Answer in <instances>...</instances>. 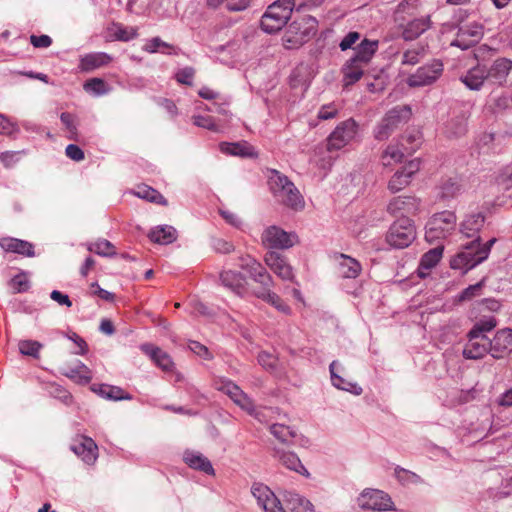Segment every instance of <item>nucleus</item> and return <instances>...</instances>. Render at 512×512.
I'll use <instances>...</instances> for the list:
<instances>
[{
    "instance_id": "a19ab883",
    "label": "nucleus",
    "mask_w": 512,
    "mask_h": 512,
    "mask_svg": "<svg viewBox=\"0 0 512 512\" xmlns=\"http://www.w3.org/2000/svg\"><path fill=\"white\" fill-rule=\"evenodd\" d=\"M221 151L234 156L252 157L253 148L246 143H222Z\"/></svg>"
},
{
    "instance_id": "338daca9",
    "label": "nucleus",
    "mask_w": 512,
    "mask_h": 512,
    "mask_svg": "<svg viewBox=\"0 0 512 512\" xmlns=\"http://www.w3.org/2000/svg\"><path fill=\"white\" fill-rule=\"evenodd\" d=\"M65 154L76 162L82 161L85 158L83 150L75 144H69L65 149Z\"/></svg>"
},
{
    "instance_id": "4c0bfd02",
    "label": "nucleus",
    "mask_w": 512,
    "mask_h": 512,
    "mask_svg": "<svg viewBox=\"0 0 512 512\" xmlns=\"http://www.w3.org/2000/svg\"><path fill=\"white\" fill-rule=\"evenodd\" d=\"M133 194L152 203L168 205L167 200L161 193L145 184L137 186Z\"/></svg>"
},
{
    "instance_id": "e2e57ef3",
    "label": "nucleus",
    "mask_w": 512,
    "mask_h": 512,
    "mask_svg": "<svg viewBox=\"0 0 512 512\" xmlns=\"http://www.w3.org/2000/svg\"><path fill=\"white\" fill-rule=\"evenodd\" d=\"M460 190V186L456 181L452 179L447 180L443 183L441 187V197L442 198H450L454 197Z\"/></svg>"
},
{
    "instance_id": "680f3d73",
    "label": "nucleus",
    "mask_w": 512,
    "mask_h": 512,
    "mask_svg": "<svg viewBox=\"0 0 512 512\" xmlns=\"http://www.w3.org/2000/svg\"><path fill=\"white\" fill-rule=\"evenodd\" d=\"M190 350L198 355L199 357L205 359V360H211L213 359L212 353L209 351V349L197 341H191L189 344Z\"/></svg>"
},
{
    "instance_id": "5701e85b",
    "label": "nucleus",
    "mask_w": 512,
    "mask_h": 512,
    "mask_svg": "<svg viewBox=\"0 0 512 512\" xmlns=\"http://www.w3.org/2000/svg\"><path fill=\"white\" fill-rule=\"evenodd\" d=\"M274 457L287 469L304 476H309L307 469L303 466L299 457L294 452L275 449Z\"/></svg>"
},
{
    "instance_id": "49530a36",
    "label": "nucleus",
    "mask_w": 512,
    "mask_h": 512,
    "mask_svg": "<svg viewBox=\"0 0 512 512\" xmlns=\"http://www.w3.org/2000/svg\"><path fill=\"white\" fill-rule=\"evenodd\" d=\"M144 50L149 53L162 52L166 54H176L175 47L169 43L164 42L159 37L152 38L144 47Z\"/></svg>"
},
{
    "instance_id": "0eeeda50",
    "label": "nucleus",
    "mask_w": 512,
    "mask_h": 512,
    "mask_svg": "<svg viewBox=\"0 0 512 512\" xmlns=\"http://www.w3.org/2000/svg\"><path fill=\"white\" fill-rule=\"evenodd\" d=\"M416 238V228L410 218L395 221L386 234V242L393 248L408 247Z\"/></svg>"
},
{
    "instance_id": "864d4df0",
    "label": "nucleus",
    "mask_w": 512,
    "mask_h": 512,
    "mask_svg": "<svg viewBox=\"0 0 512 512\" xmlns=\"http://www.w3.org/2000/svg\"><path fill=\"white\" fill-rule=\"evenodd\" d=\"M61 122L65 125L69 135L68 138L71 140H77V127L75 124V117L71 113L63 112L60 115Z\"/></svg>"
},
{
    "instance_id": "6e6552de",
    "label": "nucleus",
    "mask_w": 512,
    "mask_h": 512,
    "mask_svg": "<svg viewBox=\"0 0 512 512\" xmlns=\"http://www.w3.org/2000/svg\"><path fill=\"white\" fill-rule=\"evenodd\" d=\"M357 504L362 510L396 511L395 504L389 494L379 489H364L357 497Z\"/></svg>"
},
{
    "instance_id": "c03bdc74",
    "label": "nucleus",
    "mask_w": 512,
    "mask_h": 512,
    "mask_svg": "<svg viewBox=\"0 0 512 512\" xmlns=\"http://www.w3.org/2000/svg\"><path fill=\"white\" fill-rule=\"evenodd\" d=\"M443 247L437 246L426 252L420 262V267L424 269H431L437 265L442 258Z\"/></svg>"
},
{
    "instance_id": "20e7f679",
    "label": "nucleus",
    "mask_w": 512,
    "mask_h": 512,
    "mask_svg": "<svg viewBox=\"0 0 512 512\" xmlns=\"http://www.w3.org/2000/svg\"><path fill=\"white\" fill-rule=\"evenodd\" d=\"M295 6V0H276L270 4L261 17V28L272 34L280 31L288 22Z\"/></svg>"
},
{
    "instance_id": "f3484780",
    "label": "nucleus",
    "mask_w": 512,
    "mask_h": 512,
    "mask_svg": "<svg viewBox=\"0 0 512 512\" xmlns=\"http://www.w3.org/2000/svg\"><path fill=\"white\" fill-rule=\"evenodd\" d=\"M70 448L88 465L94 464L98 458V447L90 437L77 436Z\"/></svg>"
},
{
    "instance_id": "09e8293b",
    "label": "nucleus",
    "mask_w": 512,
    "mask_h": 512,
    "mask_svg": "<svg viewBox=\"0 0 512 512\" xmlns=\"http://www.w3.org/2000/svg\"><path fill=\"white\" fill-rule=\"evenodd\" d=\"M496 325L497 321L495 317L489 316L479 320L469 332L472 334H478V336H486L485 333L493 330Z\"/></svg>"
},
{
    "instance_id": "bb28decb",
    "label": "nucleus",
    "mask_w": 512,
    "mask_h": 512,
    "mask_svg": "<svg viewBox=\"0 0 512 512\" xmlns=\"http://www.w3.org/2000/svg\"><path fill=\"white\" fill-rule=\"evenodd\" d=\"M142 351L149 355L154 363L164 371H171L173 368V361L168 353L150 344H144L141 347Z\"/></svg>"
},
{
    "instance_id": "6ab92c4d",
    "label": "nucleus",
    "mask_w": 512,
    "mask_h": 512,
    "mask_svg": "<svg viewBox=\"0 0 512 512\" xmlns=\"http://www.w3.org/2000/svg\"><path fill=\"white\" fill-rule=\"evenodd\" d=\"M489 353V338L468 333V342L463 349V357L466 359H481Z\"/></svg>"
},
{
    "instance_id": "f257e3e1",
    "label": "nucleus",
    "mask_w": 512,
    "mask_h": 512,
    "mask_svg": "<svg viewBox=\"0 0 512 512\" xmlns=\"http://www.w3.org/2000/svg\"><path fill=\"white\" fill-rule=\"evenodd\" d=\"M268 186L274 199L279 204L294 210L305 208V200L295 184L284 174L271 170L268 175Z\"/></svg>"
},
{
    "instance_id": "4be33fe9",
    "label": "nucleus",
    "mask_w": 512,
    "mask_h": 512,
    "mask_svg": "<svg viewBox=\"0 0 512 512\" xmlns=\"http://www.w3.org/2000/svg\"><path fill=\"white\" fill-rule=\"evenodd\" d=\"M512 70V61L507 58H499L494 61L489 69H487L488 80L499 85L506 82L507 76Z\"/></svg>"
},
{
    "instance_id": "9d476101",
    "label": "nucleus",
    "mask_w": 512,
    "mask_h": 512,
    "mask_svg": "<svg viewBox=\"0 0 512 512\" xmlns=\"http://www.w3.org/2000/svg\"><path fill=\"white\" fill-rule=\"evenodd\" d=\"M357 128V123L353 119L338 124L327 139V149L332 151L345 147L356 136Z\"/></svg>"
},
{
    "instance_id": "f704fd0d",
    "label": "nucleus",
    "mask_w": 512,
    "mask_h": 512,
    "mask_svg": "<svg viewBox=\"0 0 512 512\" xmlns=\"http://www.w3.org/2000/svg\"><path fill=\"white\" fill-rule=\"evenodd\" d=\"M339 368V364L336 361H333L330 364V374L332 384L341 390H345L351 392L355 395H360L362 393V388L355 383L345 380L342 376L337 373Z\"/></svg>"
},
{
    "instance_id": "f8f14e48",
    "label": "nucleus",
    "mask_w": 512,
    "mask_h": 512,
    "mask_svg": "<svg viewBox=\"0 0 512 512\" xmlns=\"http://www.w3.org/2000/svg\"><path fill=\"white\" fill-rule=\"evenodd\" d=\"M420 164L419 159H413L398 169L388 181V190L391 193H397L409 186L412 177L420 170Z\"/></svg>"
},
{
    "instance_id": "69168bd1",
    "label": "nucleus",
    "mask_w": 512,
    "mask_h": 512,
    "mask_svg": "<svg viewBox=\"0 0 512 512\" xmlns=\"http://www.w3.org/2000/svg\"><path fill=\"white\" fill-rule=\"evenodd\" d=\"M483 282L476 283L474 285H470L466 289L463 290V292L459 296L460 301H467L471 300L475 296L479 295L481 289H482Z\"/></svg>"
},
{
    "instance_id": "13d9d810",
    "label": "nucleus",
    "mask_w": 512,
    "mask_h": 512,
    "mask_svg": "<svg viewBox=\"0 0 512 512\" xmlns=\"http://www.w3.org/2000/svg\"><path fill=\"white\" fill-rule=\"evenodd\" d=\"M194 75H195V69L193 67H185L183 69H180L177 73H176V80L177 82L181 83V84H185V85H188V86H192L193 82V78H194Z\"/></svg>"
},
{
    "instance_id": "72a5a7b5",
    "label": "nucleus",
    "mask_w": 512,
    "mask_h": 512,
    "mask_svg": "<svg viewBox=\"0 0 512 512\" xmlns=\"http://www.w3.org/2000/svg\"><path fill=\"white\" fill-rule=\"evenodd\" d=\"M337 259L339 262V274L343 278L354 279L360 274L362 267L356 259L345 254H340Z\"/></svg>"
},
{
    "instance_id": "79ce46f5",
    "label": "nucleus",
    "mask_w": 512,
    "mask_h": 512,
    "mask_svg": "<svg viewBox=\"0 0 512 512\" xmlns=\"http://www.w3.org/2000/svg\"><path fill=\"white\" fill-rule=\"evenodd\" d=\"M64 374L70 378H79L85 382H89L92 378L90 370L79 360L74 363L73 367H67Z\"/></svg>"
},
{
    "instance_id": "7c9ffc66",
    "label": "nucleus",
    "mask_w": 512,
    "mask_h": 512,
    "mask_svg": "<svg viewBox=\"0 0 512 512\" xmlns=\"http://www.w3.org/2000/svg\"><path fill=\"white\" fill-rule=\"evenodd\" d=\"M111 60V57L106 53H90L81 58L79 67L82 71L90 72L108 65Z\"/></svg>"
},
{
    "instance_id": "a211bd4d",
    "label": "nucleus",
    "mask_w": 512,
    "mask_h": 512,
    "mask_svg": "<svg viewBox=\"0 0 512 512\" xmlns=\"http://www.w3.org/2000/svg\"><path fill=\"white\" fill-rule=\"evenodd\" d=\"M512 347V329L505 328L497 331L492 340L489 339V353L495 359L504 358Z\"/></svg>"
},
{
    "instance_id": "ea45409f",
    "label": "nucleus",
    "mask_w": 512,
    "mask_h": 512,
    "mask_svg": "<svg viewBox=\"0 0 512 512\" xmlns=\"http://www.w3.org/2000/svg\"><path fill=\"white\" fill-rule=\"evenodd\" d=\"M512 106V96L509 93L502 92L499 95H492L488 108L493 113L505 111Z\"/></svg>"
},
{
    "instance_id": "37998d69",
    "label": "nucleus",
    "mask_w": 512,
    "mask_h": 512,
    "mask_svg": "<svg viewBox=\"0 0 512 512\" xmlns=\"http://www.w3.org/2000/svg\"><path fill=\"white\" fill-rule=\"evenodd\" d=\"M84 90L94 95H105L110 91L108 84L101 78H91L84 83Z\"/></svg>"
},
{
    "instance_id": "9b49d317",
    "label": "nucleus",
    "mask_w": 512,
    "mask_h": 512,
    "mask_svg": "<svg viewBox=\"0 0 512 512\" xmlns=\"http://www.w3.org/2000/svg\"><path fill=\"white\" fill-rule=\"evenodd\" d=\"M421 200L412 195L392 198L387 205V212L394 217L409 218L420 211Z\"/></svg>"
},
{
    "instance_id": "1a4fd4ad",
    "label": "nucleus",
    "mask_w": 512,
    "mask_h": 512,
    "mask_svg": "<svg viewBox=\"0 0 512 512\" xmlns=\"http://www.w3.org/2000/svg\"><path fill=\"white\" fill-rule=\"evenodd\" d=\"M214 387L216 390L229 396L240 408L247 411L249 414H253L254 404L252 400L234 382L227 378L220 377L214 380Z\"/></svg>"
},
{
    "instance_id": "aec40b11",
    "label": "nucleus",
    "mask_w": 512,
    "mask_h": 512,
    "mask_svg": "<svg viewBox=\"0 0 512 512\" xmlns=\"http://www.w3.org/2000/svg\"><path fill=\"white\" fill-rule=\"evenodd\" d=\"M264 261L266 265L281 279H293L292 267L287 263L284 256L275 251H269L265 254Z\"/></svg>"
},
{
    "instance_id": "ddd939ff",
    "label": "nucleus",
    "mask_w": 512,
    "mask_h": 512,
    "mask_svg": "<svg viewBox=\"0 0 512 512\" xmlns=\"http://www.w3.org/2000/svg\"><path fill=\"white\" fill-rule=\"evenodd\" d=\"M295 235L277 226H270L261 236L262 244L268 249H288L294 245Z\"/></svg>"
},
{
    "instance_id": "0e129e2a",
    "label": "nucleus",
    "mask_w": 512,
    "mask_h": 512,
    "mask_svg": "<svg viewBox=\"0 0 512 512\" xmlns=\"http://www.w3.org/2000/svg\"><path fill=\"white\" fill-rule=\"evenodd\" d=\"M258 362L263 368L267 370H274L277 358L274 355L263 351L258 355Z\"/></svg>"
},
{
    "instance_id": "603ef678",
    "label": "nucleus",
    "mask_w": 512,
    "mask_h": 512,
    "mask_svg": "<svg viewBox=\"0 0 512 512\" xmlns=\"http://www.w3.org/2000/svg\"><path fill=\"white\" fill-rule=\"evenodd\" d=\"M114 36L120 41H129L138 36V29L136 27H125L123 25H116Z\"/></svg>"
},
{
    "instance_id": "412c9836",
    "label": "nucleus",
    "mask_w": 512,
    "mask_h": 512,
    "mask_svg": "<svg viewBox=\"0 0 512 512\" xmlns=\"http://www.w3.org/2000/svg\"><path fill=\"white\" fill-rule=\"evenodd\" d=\"M0 247L8 253H16L26 257L34 256L33 244L25 240L3 237L0 239Z\"/></svg>"
},
{
    "instance_id": "c9c22d12",
    "label": "nucleus",
    "mask_w": 512,
    "mask_h": 512,
    "mask_svg": "<svg viewBox=\"0 0 512 512\" xmlns=\"http://www.w3.org/2000/svg\"><path fill=\"white\" fill-rule=\"evenodd\" d=\"M149 238L155 243L167 245L177 239V231L174 227L169 225L158 226L151 230Z\"/></svg>"
},
{
    "instance_id": "393cba45",
    "label": "nucleus",
    "mask_w": 512,
    "mask_h": 512,
    "mask_svg": "<svg viewBox=\"0 0 512 512\" xmlns=\"http://www.w3.org/2000/svg\"><path fill=\"white\" fill-rule=\"evenodd\" d=\"M485 217L481 213L467 215L460 226L461 234L466 238L475 239L484 225Z\"/></svg>"
},
{
    "instance_id": "e433bc0d",
    "label": "nucleus",
    "mask_w": 512,
    "mask_h": 512,
    "mask_svg": "<svg viewBox=\"0 0 512 512\" xmlns=\"http://www.w3.org/2000/svg\"><path fill=\"white\" fill-rule=\"evenodd\" d=\"M377 49V40L364 39L357 47L355 56L353 58L360 63L368 65Z\"/></svg>"
},
{
    "instance_id": "8fccbe9b",
    "label": "nucleus",
    "mask_w": 512,
    "mask_h": 512,
    "mask_svg": "<svg viewBox=\"0 0 512 512\" xmlns=\"http://www.w3.org/2000/svg\"><path fill=\"white\" fill-rule=\"evenodd\" d=\"M89 250L101 256H111L115 254V247L106 239H100L92 243Z\"/></svg>"
},
{
    "instance_id": "052dcab7",
    "label": "nucleus",
    "mask_w": 512,
    "mask_h": 512,
    "mask_svg": "<svg viewBox=\"0 0 512 512\" xmlns=\"http://www.w3.org/2000/svg\"><path fill=\"white\" fill-rule=\"evenodd\" d=\"M395 475L397 479L401 482L418 483L421 480L416 473L408 471L401 467H397L395 469Z\"/></svg>"
},
{
    "instance_id": "774afa93",
    "label": "nucleus",
    "mask_w": 512,
    "mask_h": 512,
    "mask_svg": "<svg viewBox=\"0 0 512 512\" xmlns=\"http://www.w3.org/2000/svg\"><path fill=\"white\" fill-rule=\"evenodd\" d=\"M495 141V134L484 132L482 133L477 141V145L481 150H489L492 148Z\"/></svg>"
},
{
    "instance_id": "4d7b16f0",
    "label": "nucleus",
    "mask_w": 512,
    "mask_h": 512,
    "mask_svg": "<svg viewBox=\"0 0 512 512\" xmlns=\"http://www.w3.org/2000/svg\"><path fill=\"white\" fill-rule=\"evenodd\" d=\"M251 279L260 285V288L255 291H267L273 284L272 277L267 272L266 268Z\"/></svg>"
},
{
    "instance_id": "7ed1b4c3",
    "label": "nucleus",
    "mask_w": 512,
    "mask_h": 512,
    "mask_svg": "<svg viewBox=\"0 0 512 512\" xmlns=\"http://www.w3.org/2000/svg\"><path fill=\"white\" fill-rule=\"evenodd\" d=\"M318 21L311 15L295 17L288 25L283 41L286 48L293 49L302 46L316 35Z\"/></svg>"
},
{
    "instance_id": "423d86ee",
    "label": "nucleus",
    "mask_w": 512,
    "mask_h": 512,
    "mask_svg": "<svg viewBox=\"0 0 512 512\" xmlns=\"http://www.w3.org/2000/svg\"><path fill=\"white\" fill-rule=\"evenodd\" d=\"M409 106H396L389 110L374 130V137L378 141L388 139L392 133L411 117Z\"/></svg>"
},
{
    "instance_id": "c85d7f7f",
    "label": "nucleus",
    "mask_w": 512,
    "mask_h": 512,
    "mask_svg": "<svg viewBox=\"0 0 512 512\" xmlns=\"http://www.w3.org/2000/svg\"><path fill=\"white\" fill-rule=\"evenodd\" d=\"M183 459L190 468L202 471L209 475H214L215 471L211 462L201 453L194 451H186L184 453Z\"/></svg>"
},
{
    "instance_id": "de8ad7c7",
    "label": "nucleus",
    "mask_w": 512,
    "mask_h": 512,
    "mask_svg": "<svg viewBox=\"0 0 512 512\" xmlns=\"http://www.w3.org/2000/svg\"><path fill=\"white\" fill-rule=\"evenodd\" d=\"M270 432L282 443H289L296 436L292 428L283 424H273Z\"/></svg>"
},
{
    "instance_id": "2eb2a0df",
    "label": "nucleus",
    "mask_w": 512,
    "mask_h": 512,
    "mask_svg": "<svg viewBox=\"0 0 512 512\" xmlns=\"http://www.w3.org/2000/svg\"><path fill=\"white\" fill-rule=\"evenodd\" d=\"M443 71V65L440 61H433L431 64L420 67L408 79L410 87H421L435 82Z\"/></svg>"
},
{
    "instance_id": "f03ea898",
    "label": "nucleus",
    "mask_w": 512,
    "mask_h": 512,
    "mask_svg": "<svg viewBox=\"0 0 512 512\" xmlns=\"http://www.w3.org/2000/svg\"><path fill=\"white\" fill-rule=\"evenodd\" d=\"M495 239L481 244L480 237L461 244V250L451 259L453 269H472L487 259Z\"/></svg>"
},
{
    "instance_id": "cd10ccee",
    "label": "nucleus",
    "mask_w": 512,
    "mask_h": 512,
    "mask_svg": "<svg viewBox=\"0 0 512 512\" xmlns=\"http://www.w3.org/2000/svg\"><path fill=\"white\" fill-rule=\"evenodd\" d=\"M402 144L391 143L382 152L380 160L384 167H392L401 163L405 157V151Z\"/></svg>"
},
{
    "instance_id": "473e14b6",
    "label": "nucleus",
    "mask_w": 512,
    "mask_h": 512,
    "mask_svg": "<svg viewBox=\"0 0 512 512\" xmlns=\"http://www.w3.org/2000/svg\"><path fill=\"white\" fill-rule=\"evenodd\" d=\"M92 390L103 398L113 401L132 399V396L129 393L125 392L118 386L108 384H94L92 386Z\"/></svg>"
},
{
    "instance_id": "bf43d9fd",
    "label": "nucleus",
    "mask_w": 512,
    "mask_h": 512,
    "mask_svg": "<svg viewBox=\"0 0 512 512\" xmlns=\"http://www.w3.org/2000/svg\"><path fill=\"white\" fill-rule=\"evenodd\" d=\"M10 286L15 292H24L29 288L28 278L25 273L16 275L10 281Z\"/></svg>"
},
{
    "instance_id": "2f4dec72",
    "label": "nucleus",
    "mask_w": 512,
    "mask_h": 512,
    "mask_svg": "<svg viewBox=\"0 0 512 512\" xmlns=\"http://www.w3.org/2000/svg\"><path fill=\"white\" fill-rule=\"evenodd\" d=\"M220 280L222 284L240 295L245 290L246 279L245 277L236 271L227 270L220 274Z\"/></svg>"
},
{
    "instance_id": "b1692460",
    "label": "nucleus",
    "mask_w": 512,
    "mask_h": 512,
    "mask_svg": "<svg viewBox=\"0 0 512 512\" xmlns=\"http://www.w3.org/2000/svg\"><path fill=\"white\" fill-rule=\"evenodd\" d=\"M487 69L485 66L477 64L470 68L467 73L461 77V81L471 90H479L485 80H488Z\"/></svg>"
},
{
    "instance_id": "5fc2aeb1",
    "label": "nucleus",
    "mask_w": 512,
    "mask_h": 512,
    "mask_svg": "<svg viewBox=\"0 0 512 512\" xmlns=\"http://www.w3.org/2000/svg\"><path fill=\"white\" fill-rule=\"evenodd\" d=\"M41 344L37 341L23 340L19 342V350L23 355L37 357Z\"/></svg>"
},
{
    "instance_id": "a878e982",
    "label": "nucleus",
    "mask_w": 512,
    "mask_h": 512,
    "mask_svg": "<svg viewBox=\"0 0 512 512\" xmlns=\"http://www.w3.org/2000/svg\"><path fill=\"white\" fill-rule=\"evenodd\" d=\"M366 66V64L360 63L354 58L349 59L342 68L343 86L346 88L359 81Z\"/></svg>"
},
{
    "instance_id": "c756f323",
    "label": "nucleus",
    "mask_w": 512,
    "mask_h": 512,
    "mask_svg": "<svg viewBox=\"0 0 512 512\" xmlns=\"http://www.w3.org/2000/svg\"><path fill=\"white\" fill-rule=\"evenodd\" d=\"M430 17H421L410 21L402 31V37L407 40H414L430 28Z\"/></svg>"
},
{
    "instance_id": "dca6fc26",
    "label": "nucleus",
    "mask_w": 512,
    "mask_h": 512,
    "mask_svg": "<svg viewBox=\"0 0 512 512\" xmlns=\"http://www.w3.org/2000/svg\"><path fill=\"white\" fill-rule=\"evenodd\" d=\"M251 493L264 512H285L280 500L268 486L260 483L254 484Z\"/></svg>"
},
{
    "instance_id": "39448f33",
    "label": "nucleus",
    "mask_w": 512,
    "mask_h": 512,
    "mask_svg": "<svg viewBox=\"0 0 512 512\" xmlns=\"http://www.w3.org/2000/svg\"><path fill=\"white\" fill-rule=\"evenodd\" d=\"M457 217L452 211L434 214L426 224L425 239L429 243L445 239L456 228Z\"/></svg>"
},
{
    "instance_id": "58836bf2",
    "label": "nucleus",
    "mask_w": 512,
    "mask_h": 512,
    "mask_svg": "<svg viewBox=\"0 0 512 512\" xmlns=\"http://www.w3.org/2000/svg\"><path fill=\"white\" fill-rule=\"evenodd\" d=\"M254 294L274 306L278 311L284 314L290 313V307L276 293L271 292L270 289L267 291H254Z\"/></svg>"
},
{
    "instance_id": "a18cd8bd",
    "label": "nucleus",
    "mask_w": 512,
    "mask_h": 512,
    "mask_svg": "<svg viewBox=\"0 0 512 512\" xmlns=\"http://www.w3.org/2000/svg\"><path fill=\"white\" fill-rule=\"evenodd\" d=\"M467 132V122L463 117H457L448 122L446 133L448 137H461Z\"/></svg>"
},
{
    "instance_id": "3c124183",
    "label": "nucleus",
    "mask_w": 512,
    "mask_h": 512,
    "mask_svg": "<svg viewBox=\"0 0 512 512\" xmlns=\"http://www.w3.org/2000/svg\"><path fill=\"white\" fill-rule=\"evenodd\" d=\"M424 52V48L419 46L408 49L403 53L401 62L404 65H415L419 63L420 59L424 56Z\"/></svg>"
},
{
    "instance_id": "4468645a",
    "label": "nucleus",
    "mask_w": 512,
    "mask_h": 512,
    "mask_svg": "<svg viewBox=\"0 0 512 512\" xmlns=\"http://www.w3.org/2000/svg\"><path fill=\"white\" fill-rule=\"evenodd\" d=\"M483 33V26L479 23L472 22L461 25L451 45L463 50L468 49L482 39Z\"/></svg>"
},
{
    "instance_id": "6e6d98bb",
    "label": "nucleus",
    "mask_w": 512,
    "mask_h": 512,
    "mask_svg": "<svg viewBox=\"0 0 512 512\" xmlns=\"http://www.w3.org/2000/svg\"><path fill=\"white\" fill-rule=\"evenodd\" d=\"M193 124L205 128L214 132L218 131V126L216 125L214 118L211 116H202L197 115L192 117Z\"/></svg>"
}]
</instances>
